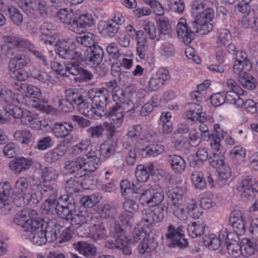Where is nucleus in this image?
<instances>
[{"mask_svg": "<svg viewBox=\"0 0 258 258\" xmlns=\"http://www.w3.org/2000/svg\"><path fill=\"white\" fill-rule=\"evenodd\" d=\"M239 91H235L233 90L227 91L225 95V101L229 102L230 104L236 105L237 107H242L243 104V99L239 97Z\"/></svg>", "mask_w": 258, "mask_h": 258, "instance_id": "nucleus-43", "label": "nucleus"}, {"mask_svg": "<svg viewBox=\"0 0 258 258\" xmlns=\"http://www.w3.org/2000/svg\"><path fill=\"white\" fill-rule=\"evenodd\" d=\"M167 198L168 205L177 206L180 205L182 200V190L179 187L167 186L164 189Z\"/></svg>", "mask_w": 258, "mask_h": 258, "instance_id": "nucleus-17", "label": "nucleus"}, {"mask_svg": "<svg viewBox=\"0 0 258 258\" xmlns=\"http://www.w3.org/2000/svg\"><path fill=\"white\" fill-rule=\"evenodd\" d=\"M92 91L94 94L91 97V100L96 106L97 113L101 117L107 114L105 107L110 96L109 91L105 88L92 89Z\"/></svg>", "mask_w": 258, "mask_h": 258, "instance_id": "nucleus-7", "label": "nucleus"}, {"mask_svg": "<svg viewBox=\"0 0 258 258\" xmlns=\"http://www.w3.org/2000/svg\"><path fill=\"white\" fill-rule=\"evenodd\" d=\"M189 110L185 112V116L187 119L190 120L192 122H196L198 120V115L202 111V107L200 105L192 103L189 104Z\"/></svg>", "mask_w": 258, "mask_h": 258, "instance_id": "nucleus-41", "label": "nucleus"}, {"mask_svg": "<svg viewBox=\"0 0 258 258\" xmlns=\"http://www.w3.org/2000/svg\"><path fill=\"white\" fill-rule=\"evenodd\" d=\"M236 189L241 192L242 200L250 201L258 192V184L253 176L249 175L237 184Z\"/></svg>", "mask_w": 258, "mask_h": 258, "instance_id": "nucleus-4", "label": "nucleus"}, {"mask_svg": "<svg viewBox=\"0 0 258 258\" xmlns=\"http://www.w3.org/2000/svg\"><path fill=\"white\" fill-rule=\"evenodd\" d=\"M164 147L161 145H150L141 150V155L144 158L149 156H155L162 153Z\"/></svg>", "mask_w": 258, "mask_h": 258, "instance_id": "nucleus-39", "label": "nucleus"}, {"mask_svg": "<svg viewBox=\"0 0 258 258\" xmlns=\"http://www.w3.org/2000/svg\"><path fill=\"white\" fill-rule=\"evenodd\" d=\"M158 25L157 41L170 38L171 36L170 24L166 21L159 20Z\"/></svg>", "mask_w": 258, "mask_h": 258, "instance_id": "nucleus-34", "label": "nucleus"}, {"mask_svg": "<svg viewBox=\"0 0 258 258\" xmlns=\"http://www.w3.org/2000/svg\"><path fill=\"white\" fill-rule=\"evenodd\" d=\"M40 200V197H38L36 193H26L21 197H18V199L14 198V203L18 206L27 205L31 207H35Z\"/></svg>", "mask_w": 258, "mask_h": 258, "instance_id": "nucleus-23", "label": "nucleus"}, {"mask_svg": "<svg viewBox=\"0 0 258 258\" xmlns=\"http://www.w3.org/2000/svg\"><path fill=\"white\" fill-rule=\"evenodd\" d=\"M119 29L118 25L113 21H101L98 24L100 33L109 37H114Z\"/></svg>", "mask_w": 258, "mask_h": 258, "instance_id": "nucleus-19", "label": "nucleus"}, {"mask_svg": "<svg viewBox=\"0 0 258 258\" xmlns=\"http://www.w3.org/2000/svg\"><path fill=\"white\" fill-rule=\"evenodd\" d=\"M164 200V190L159 186L148 188L139 198L141 205L150 207L156 206Z\"/></svg>", "mask_w": 258, "mask_h": 258, "instance_id": "nucleus-5", "label": "nucleus"}, {"mask_svg": "<svg viewBox=\"0 0 258 258\" xmlns=\"http://www.w3.org/2000/svg\"><path fill=\"white\" fill-rule=\"evenodd\" d=\"M40 31L42 35L46 36V39H55L54 35V27L51 23L45 22L41 26Z\"/></svg>", "mask_w": 258, "mask_h": 258, "instance_id": "nucleus-62", "label": "nucleus"}, {"mask_svg": "<svg viewBox=\"0 0 258 258\" xmlns=\"http://www.w3.org/2000/svg\"><path fill=\"white\" fill-rule=\"evenodd\" d=\"M30 212L27 210H22L17 213L14 216L13 222L17 225L21 226L23 229L24 225L30 218Z\"/></svg>", "mask_w": 258, "mask_h": 258, "instance_id": "nucleus-52", "label": "nucleus"}, {"mask_svg": "<svg viewBox=\"0 0 258 258\" xmlns=\"http://www.w3.org/2000/svg\"><path fill=\"white\" fill-rule=\"evenodd\" d=\"M168 161L175 173H181L185 170L186 163L181 157L171 155L168 156Z\"/></svg>", "mask_w": 258, "mask_h": 258, "instance_id": "nucleus-25", "label": "nucleus"}, {"mask_svg": "<svg viewBox=\"0 0 258 258\" xmlns=\"http://www.w3.org/2000/svg\"><path fill=\"white\" fill-rule=\"evenodd\" d=\"M143 32L149 38L157 40L158 33L156 26L152 23H147L143 25Z\"/></svg>", "mask_w": 258, "mask_h": 258, "instance_id": "nucleus-56", "label": "nucleus"}, {"mask_svg": "<svg viewBox=\"0 0 258 258\" xmlns=\"http://www.w3.org/2000/svg\"><path fill=\"white\" fill-rule=\"evenodd\" d=\"M91 140L90 139H85L82 140L76 145L72 147L71 154L73 155H78L85 153L90 144Z\"/></svg>", "mask_w": 258, "mask_h": 258, "instance_id": "nucleus-54", "label": "nucleus"}, {"mask_svg": "<svg viewBox=\"0 0 258 258\" xmlns=\"http://www.w3.org/2000/svg\"><path fill=\"white\" fill-rule=\"evenodd\" d=\"M237 235L235 232H228L225 228H223L220 231V238H221L222 243H224L226 245L236 242Z\"/></svg>", "mask_w": 258, "mask_h": 258, "instance_id": "nucleus-49", "label": "nucleus"}, {"mask_svg": "<svg viewBox=\"0 0 258 258\" xmlns=\"http://www.w3.org/2000/svg\"><path fill=\"white\" fill-rule=\"evenodd\" d=\"M76 42L80 45L85 47H92L95 44L94 37L92 33H88L83 36H79L76 37Z\"/></svg>", "mask_w": 258, "mask_h": 258, "instance_id": "nucleus-50", "label": "nucleus"}, {"mask_svg": "<svg viewBox=\"0 0 258 258\" xmlns=\"http://www.w3.org/2000/svg\"><path fill=\"white\" fill-rule=\"evenodd\" d=\"M41 209L46 214H56L58 216V201L55 194H51L41 206Z\"/></svg>", "mask_w": 258, "mask_h": 258, "instance_id": "nucleus-24", "label": "nucleus"}, {"mask_svg": "<svg viewBox=\"0 0 258 258\" xmlns=\"http://www.w3.org/2000/svg\"><path fill=\"white\" fill-rule=\"evenodd\" d=\"M229 222L237 234L243 235L245 233V221L241 211L237 210L232 211L230 217Z\"/></svg>", "mask_w": 258, "mask_h": 258, "instance_id": "nucleus-11", "label": "nucleus"}, {"mask_svg": "<svg viewBox=\"0 0 258 258\" xmlns=\"http://www.w3.org/2000/svg\"><path fill=\"white\" fill-rule=\"evenodd\" d=\"M117 144L114 142H105L100 146V154L104 159L114 155L116 152Z\"/></svg>", "mask_w": 258, "mask_h": 258, "instance_id": "nucleus-31", "label": "nucleus"}, {"mask_svg": "<svg viewBox=\"0 0 258 258\" xmlns=\"http://www.w3.org/2000/svg\"><path fill=\"white\" fill-rule=\"evenodd\" d=\"M30 62L29 57L25 54H21L14 57L9 63L11 70L21 69L27 66Z\"/></svg>", "mask_w": 258, "mask_h": 258, "instance_id": "nucleus-29", "label": "nucleus"}, {"mask_svg": "<svg viewBox=\"0 0 258 258\" xmlns=\"http://www.w3.org/2000/svg\"><path fill=\"white\" fill-rule=\"evenodd\" d=\"M64 155L63 151L59 148H55L45 153V160L48 163H53L59 159Z\"/></svg>", "mask_w": 258, "mask_h": 258, "instance_id": "nucleus-53", "label": "nucleus"}, {"mask_svg": "<svg viewBox=\"0 0 258 258\" xmlns=\"http://www.w3.org/2000/svg\"><path fill=\"white\" fill-rule=\"evenodd\" d=\"M32 164L33 162L30 159L18 157L11 162L9 166L11 170L17 173H20L29 169Z\"/></svg>", "mask_w": 258, "mask_h": 258, "instance_id": "nucleus-22", "label": "nucleus"}, {"mask_svg": "<svg viewBox=\"0 0 258 258\" xmlns=\"http://www.w3.org/2000/svg\"><path fill=\"white\" fill-rule=\"evenodd\" d=\"M12 40L10 41L16 47L17 49H28L29 51L33 48L34 45L26 39L11 36Z\"/></svg>", "mask_w": 258, "mask_h": 258, "instance_id": "nucleus-45", "label": "nucleus"}, {"mask_svg": "<svg viewBox=\"0 0 258 258\" xmlns=\"http://www.w3.org/2000/svg\"><path fill=\"white\" fill-rule=\"evenodd\" d=\"M234 73L238 75V77L247 73L252 69L249 60H241L235 61L233 66Z\"/></svg>", "mask_w": 258, "mask_h": 258, "instance_id": "nucleus-32", "label": "nucleus"}, {"mask_svg": "<svg viewBox=\"0 0 258 258\" xmlns=\"http://www.w3.org/2000/svg\"><path fill=\"white\" fill-rule=\"evenodd\" d=\"M104 51L102 47L99 45H94L87 49V54L85 57V61L92 67L98 66L103 59Z\"/></svg>", "mask_w": 258, "mask_h": 258, "instance_id": "nucleus-13", "label": "nucleus"}, {"mask_svg": "<svg viewBox=\"0 0 258 258\" xmlns=\"http://www.w3.org/2000/svg\"><path fill=\"white\" fill-rule=\"evenodd\" d=\"M98 219L97 216H92V217L78 225L77 228L78 235L81 237H90L92 234L93 226L95 225V221Z\"/></svg>", "mask_w": 258, "mask_h": 258, "instance_id": "nucleus-20", "label": "nucleus"}, {"mask_svg": "<svg viewBox=\"0 0 258 258\" xmlns=\"http://www.w3.org/2000/svg\"><path fill=\"white\" fill-rule=\"evenodd\" d=\"M107 237H114L117 238V240L124 242L127 240V236L125 234V231L116 219L109 220L107 222Z\"/></svg>", "mask_w": 258, "mask_h": 258, "instance_id": "nucleus-15", "label": "nucleus"}, {"mask_svg": "<svg viewBox=\"0 0 258 258\" xmlns=\"http://www.w3.org/2000/svg\"><path fill=\"white\" fill-rule=\"evenodd\" d=\"M206 225L204 223L192 222L189 224L187 227L188 235L192 238L202 236L205 231Z\"/></svg>", "mask_w": 258, "mask_h": 258, "instance_id": "nucleus-37", "label": "nucleus"}, {"mask_svg": "<svg viewBox=\"0 0 258 258\" xmlns=\"http://www.w3.org/2000/svg\"><path fill=\"white\" fill-rule=\"evenodd\" d=\"M69 40V39L67 40L46 39L43 43L56 46L55 51L59 57L71 60L66 63V70L69 72V74L76 76L77 81L86 82L91 80L93 78L92 74L81 66V62L84 60L85 51L79 47H75L74 49H70Z\"/></svg>", "mask_w": 258, "mask_h": 258, "instance_id": "nucleus-1", "label": "nucleus"}, {"mask_svg": "<svg viewBox=\"0 0 258 258\" xmlns=\"http://www.w3.org/2000/svg\"><path fill=\"white\" fill-rule=\"evenodd\" d=\"M209 164L212 167L218 169L225 163L224 157L221 153H212L208 158Z\"/></svg>", "mask_w": 258, "mask_h": 258, "instance_id": "nucleus-48", "label": "nucleus"}, {"mask_svg": "<svg viewBox=\"0 0 258 258\" xmlns=\"http://www.w3.org/2000/svg\"><path fill=\"white\" fill-rule=\"evenodd\" d=\"M80 100L75 105L81 114L93 119H98L101 117L99 115V114L97 113L96 108L94 107L86 100L84 99L83 96Z\"/></svg>", "mask_w": 258, "mask_h": 258, "instance_id": "nucleus-12", "label": "nucleus"}, {"mask_svg": "<svg viewBox=\"0 0 258 258\" xmlns=\"http://www.w3.org/2000/svg\"><path fill=\"white\" fill-rule=\"evenodd\" d=\"M142 241L138 245V249L141 254L150 253L158 246L157 238L153 234H147L143 228L136 227L133 232V238L128 239L129 243L138 242Z\"/></svg>", "mask_w": 258, "mask_h": 258, "instance_id": "nucleus-2", "label": "nucleus"}, {"mask_svg": "<svg viewBox=\"0 0 258 258\" xmlns=\"http://www.w3.org/2000/svg\"><path fill=\"white\" fill-rule=\"evenodd\" d=\"M214 17V12L211 8H207L193 18L196 30L195 33L205 35L213 30V25L210 23Z\"/></svg>", "mask_w": 258, "mask_h": 258, "instance_id": "nucleus-3", "label": "nucleus"}, {"mask_svg": "<svg viewBox=\"0 0 258 258\" xmlns=\"http://www.w3.org/2000/svg\"><path fill=\"white\" fill-rule=\"evenodd\" d=\"M31 76L37 80L40 83L49 86L53 84V80L51 79L50 73L38 70L35 68H32L30 71Z\"/></svg>", "mask_w": 258, "mask_h": 258, "instance_id": "nucleus-26", "label": "nucleus"}, {"mask_svg": "<svg viewBox=\"0 0 258 258\" xmlns=\"http://www.w3.org/2000/svg\"><path fill=\"white\" fill-rule=\"evenodd\" d=\"M238 80L242 86L247 90H253L256 87L255 79L248 73L239 77Z\"/></svg>", "mask_w": 258, "mask_h": 258, "instance_id": "nucleus-46", "label": "nucleus"}, {"mask_svg": "<svg viewBox=\"0 0 258 258\" xmlns=\"http://www.w3.org/2000/svg\"><path fill=\"white\" fill-rule=\"evenodd\" d=\"M183 231L181 226L176 228L174 226L170 225L168 227V232L165 234L166 237L172 241L173 247H178L180 248L186 247L188 242L184 237Z\"/></svg>", "mask_w": 258, "mask_h": 258, "instance_id": "nucleus-8", "label": "nucleus"}, {"mask_svg": "<svg viewBox=\"0 0 258 258\" xmlns=\"http://www.w3.org/2000/svg\"><path fill=\"white\" fill-rule=\"evenodd\" d=\"M6 43L3 44L1 46V50L3 54L8 57H11L17 54L18 50L16 47L12 43L11 40V36H7L4 37Z\"/></svg>", "mask_w": 258, "mask_h": 258, "instance_id": "nucleus-38", "label": "nucleus"}, {"mask_svg": "<svg viewBox=\"0 0 258 258\" xmlns=\"http://www.w3.org/2000/svg\"><path fill=\"white\" fill-rule=\"evenodd\" d=\"M141 223L144 224V226L147 227L157 223L151 210L144 209L142 211Z\"/></svg>", "mask_w": 258, "mask_h": 258, "instance_id": "nucleus-64", "label": "nucleus"}, {"mask_svg": "<svg viewBox=\"0 0 258 258\" xmlns=\"http://www.w3.org/2000/svg\"><path fill=\"white\" fill-rule=\"evenodd\" d=\"M47 225V222H45L42 219L38 218H29L26 224L24 225V230L30 233L35 232L43 231V227Z\"/></svg>", "mask_w": 258, "mask_h": 258, "instance_id": "nucleus-27", "label": "nucleus"}, {"mask_svg": "<svg viewBox=\"0 0 258 258\" xmlns=\"http://www.w3.org/2000/svg\"><path fill=\"white\" fill-rule=\"evenodd\" d=\"M104 131L103 125L99 124L95 126H89L87 129L86 133L90 138L98 139L103 136Z\"/></svg>", "mask_w": 258, "mask_h": 258, "instance_id": "nucleus-58", "label": "nucleus"}, {"mask_svg": "<svg viewBox=\"0 0 258 258\" xmlns=\"http://www.w3.org/2000/svg\"><path fill=\"white\" fill-rule=\"evenodd\" d=\"M57 17L63 23L67 24L71 27L74 20V14L71 11L69 12L67 9H60L57 14Z\"/></svg>", "mask_w": 258, "mask_h": 258, "instance_id": "nucleus-47", "label": "nucleus"}, {"mask_svg": "<svg viewBox=\"0 0 258 258\" xmlns=\"http://www.w3.org/2000/svg\"><path fill=\"white\" fill-rule=\"evenodd\" d=\"M203 242L205 246L213 250L217 249L222 244L221 238H220V233L218 236L213 233L205 235L203 237Z\"/></svg>", "mask_w": 258, "mask_h": 258, "instance_id": "nucleus-28", "label": "nucleus"}, {"mask_svg": "<svg viewBox=\"0 0 258 258\" xmlns=\"http://www.w3.org/2000/svg\"><path fill=\"white\" fill-rule=\"evenodd\" d=\"M95 225L93 226L92 235L98 238L105 239L107 237V222L99 223L95 221Z\"/></svg>", "mask_w": 258, "mask_h": 258, "instance_id": "nucleus-40", "label": "nucleus"}, {"mask_svg": "<svg viewBox=\"0 0 258 258\" xmlns=\"http://www.w3.org/2000/svg\"><path fill=\"white\" fill-rule=\"evenodd\" d=\"M14 137L23 144L29 145L34 140V137L29 130H19L15 132Z\"/></svg>", "mask_w": 258, "mask_h": 258, "instance_id": "nucleus-35", "label": "nucleus"}, {"mask_svg": "<svg viewBox=\"0 0 258 258\" xmlns=\"http://www.w3.org/2000/svg\"><path fill=\"white\" fill-rule=\"evenodd\" d=\"M257 245L258 244L249 239H243L241 242L242 255L244 257H248L253 254L256 250Z\"/></svg>", "mask_w": 258, "mask_h": 258, "instance_id": "nucleus-36", "label": "nucleus"}, {"mask_svg": "<svg viewBox=\"0 0 258 258\" xmlns=\"http://www.w3.org/2000/svg\"><path fill=\"white\" fill-rule=\"evenodd\" d=\"M74 129V127L72 123L66 121L56 122L52 127V133L55 137L58 138L68 137L69 138L67 139H69L70 141L73 139V136L70 134Z\"/></svg>", "mask_w": 258, "mask_h": 258, "instance_id": "nucleus-14", "label": "nucleus"}, {"mask_svg": "<svg viewBox=\"0 0 258 258\" xmlns=\"http://www.w3.org/2000/svg\"><path fill=\"white\" fill-rule=\"evenodd\" d=\"M80 177H74L68 180L65 184V190L67 195L72 196L77 194L80 190L81 187Z\"/></svg>", "mask_w": 258, "mask_h": 258, "instance_id": "nucleus-33", "label": "nucleus"}, {"mask_svg": "<svg viewBox=\"0 0 258 258\" xmlns=\"http://www.w3.org/2000/svg\"><path fill=\"white\" fill-rule=\"evenodd\" d=\"M82 164L83 158L78 157L72 160L67 161L63 168L68 173L74 175V177H82L83 174L82 173Z\"/></svg>", "mask_w": 258, "mask_h": 258, "instance_id": "nucleus-18", "label": "nucleus"}, {"mask_svg": "<svg viewBox=\"0 0 258 258\" xmlns=\"http://www.w3.org/2000/svg\"><path fill=\"white\" fill-rule=\"evenodd\" d=\"M193 20L188 22L183 18L177 24L176 30L179 39L184 44H189L194 39L196 30Z\"/></svg>", "mask_w": 258, "mask_h": 258, "instance_id": "nucleus-6", "label": "nucleus"}, {"mask_svg": "<svg viewBox=\"0 0 258 258\" xmlns=\"http://www.w3.org/2000/svg\"><path fill=\"white\" fill-rule=\"evenodd\" d=\"M43 237H45L46 243L47 242H52L56 240L57 238V234L56 230H53V228L48 225L47 223V225L43 227Z\"/></svg>", "mask_w": 258, "mask_h": 258, "instance_id": "nucleus-63", "label": "nucleus"}, {"mask_svg": "<svg viewBox=\"0 0 258 258\" xmlns=\"http://www.w3.org/2000/svg\"><path fill=\"white\" fill-rule=\"evenodd\" d=\"M73 247L86 258H93L96 249L92 244L84 241H81L73 244Z\"/></svg>", "mask_w": 258, "mask_h": 258, "instance_id": "nucleus-21", "label": "nucleus"}, {"mask_svg": "<svg viewBox=\"0 0 258 258\" xmlns=\"http://www.w3.org/2000/svg\"><path fill=\"white\" fill-rule=\"evenodd\" d=\"M53 145L54 142L52 138L46 136L40 139L34 148L40 151H44L51 148Z\"/></svg>", "mask_w": 258, "mask_h": 258, "instance_id": "nucleus-59", "label": "nucleus"}, {"mask_svg": "<svg viewBox=\"0 0 258 258\" xmlns=\"http://www.w3.org/2000/svg\"><path fill=\"white\" fill-rule=\"evenodd\" d=\"M92 217L88 215L85 210H82L79 208H74L64 219L71 224L72 225H79L85 222Z\"/></svg>", "mask_w": 258, "mask_h": 258, "instance_id": "nucleus-16", "label": "nucleus"}, {"mask_svg": "<svg viewBox=\"0 0 258 258\" xmlns=\"http://www.w3.org/2000/svg\"><path fill=\"white\" fill-rule=\"evenodd\" d=\"M94 24V19L91 14H84L78 17H75L73 23L69 29L78 34L85 32L86 27H90Z\"/></svg>", "mask_w": 258, "mask_h": 258, "instance_id": "nucleus-9", "label": "nucleus"}, {"mask_svg": "<svg viewBox=\"0 0 258 258\" xmlns=\"http://www.w3.org/2000/svg\"><path fill=\"white\" fill-rule=\"evenodd\" d=\"M8 12L10 18L13 23L17 26H20L23 22L22 14L16 8L11 7L8 8Z\"/></svg>", "mask_w": 258, "mask_h": 258, "instance_id": "nucleus-57", "label": "nucleus"}, {"mask_svg": "<svg viewBox=\"0 0 258 258\" xmlns=\"http://www.w3.org/2000/svg\"><path fill=\"white\" fill-rule=\"evenodd\" d=\"M60 203L58 202V216L62 219L67 217V215L75 208L76 203L74 198L68 195H63L59 197Z\"/></svg>", "mask_w": 258, "mask_h": 258, "instance_id": "nucleus-10", "label": "nucleus"}, {"mask_svg": "<svg viewBox=\"0 0 258 258\" xmlns=\"http://www.w3.org/2000/svg\"><path fill=\"white\" fill-rule=\"evenodd\" d=\"M192 182L195 187L199 189H203L206 187V181L203 178V173L201 171L194 172L190 176Z\"/></svg>", "mask_w": 258, "mask_h": 258, "instance_id": "nucleus-51", "label": "nucleus"}, {"mask_svg": "<svg viewBox=\"0 0 258 258\" xmlns=\"http://www.w3.org/2000/svg\"><path fill=\"white\" fill-rule=\"evenodd\" d=\"M109 120L114 121L122 124L124 113L120 104L116 103L115 105L109 108L108 111Z\"/></svg>", "mask_w": 258, "mask_h": 258, "instance_id": "nucleus-30", "label": "nucleus"}, {"mask_svg": "<svg viewBox=\"0 0 258 258\" xmlns=\"http://www.w3.org/2000/svg\"><path fill=\"white\" fill-rule=\"evenodd\" d=\"M58 176V172L52 167H46L42 170V177L45 181H54Z\"/></svg>", "mask_w": 258, "mask_h": 258, "instance_id": "nucleus-60", "label": "nucleus"}, {"mask_svg": "<svg viewBox=\"0 0 258 258\" xmlns=\"http://www.w3.org/2000/svg\"><path fill=\"white\" fill-rule=\"evenodd\" d=\"M208 157V152L204 148H199L196 153V156L195 157L191 164L192 166L199 165L203 164V162L206 161Z\"/></svg>", "mask_w": 258, "mask_h": 258, "instance_id": "nucleus-61", "label": "nucleus"}, {"mask_svg": "<svg viewBox=\"0 0 258 258\" xmlns=\"http://www.w3.org/2000/svg\"><path fill=\"white\" fill-rule=\"evenodd\" d=\"M93 160H88L86 161L83 158V164L82 166V173H83V176H85L88 173H91L95 171L98 167V163L95 162L96 159Z\"/></svg>", "mask_w": 258, "mask_h": 258, "instance_id": "nucleus-55", "label": "nucleus"}, {"mask_svg": "<svg viewBox=\"0 0 258 258\" xmlns=\"http://www.w3.org/2000/svg\"><path fill=\"white\" fill-rule=\"evenodd\" d=\"M231 36L230 31L227 29L220 28L217 32V44L219 46H222L230 42Z\"/></svg>", "mask_w": 258, "mask_h": 258, "instance_id": "nucleus-42", "label": "nucleus"}, {"mask_svg": "<svg viewBox=\"0 0 258 258\" xmlns=\"http://www.w3.org/2000/svg\"><path fill=\"white\" fill-rule=\"evenodd\" d=\"M100 217L110 220H115L117 217V213L115 208L109 205L104 204L99 213Z\"/></svg>", "mask_w": 258, "mask_h": 258, "instance_id": "nucleus-44", "label": "nucleus"}]
</instances>
